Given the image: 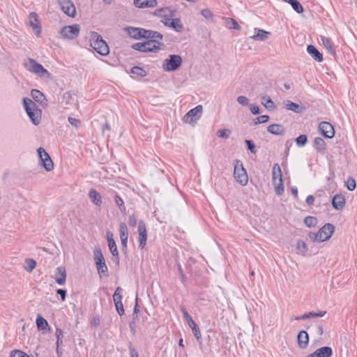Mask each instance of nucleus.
Here are the masks:
<instances>
[{"label": "nucleus", "instance_id": "obj_1", "mask_svg": "<svg viewBox=\"0 0 357 357\" xmlns=\"http://www.w3.org/2000/svg\"><path fill=\"white\" fill-rule=\"evenodd\" d=\"M23 105L31 122L38 126L41 120V109H38L36 104L29 98H23Z\"/></svg>", "mask_w": 357, "mask_h": 357}, {"label": "nucleus", "instance_id": "obj_2", "mask_svg": "<svg viewBox=\"0 0 357 357\" xmlns=\"http://www.w3.org/2000/svg\"><path fill=\"white\" fill-rule=\"evenodd\" d=\"M334 231L335 227L333 224L326 223L318 232H309L308 238L312 242H324L331 237Z\"/></svg>", "mask_w": 357, "mask_h": 357}, {"label": "nucleus", "instance_id": "obj_3", "mask_svg": "<svg viewBox=\"0 0 357 357\" xmlns=\"http://www.w3.org/2000/svg\"><path fill=\"white\" fill-rule=\"evenodd\" d=\"M91 47L99 54L107 56L109 53V48L107 43L102 39V37L97 32L92 31L91 34Z\"/></svg>", "mask_w": 357, "mask_h": 357}, {"label": "nucleus", "instance_id": "obj_4", "mask_svg": "<svg viewBox=\"0 0 357 357\" xmlns=\"http://www.w3.org/2000/svg\"><path fill=\"white\" fill-rule=\"evenodd\" d=\"M93 259L100 277H108L109 273L105 259L101 249L98 247L96 248L93 251Z\"/></svg>", "mask_w": 357, "mask_h": 357}, {"label": "nucleus", "instance_id": "obj_5", "mask_svg": "<svg viewBox=\"0 0 357 357\" xmlns=\"http://www.w3.org/2000/svg\"><path fill=\"white\" fill-rule=\"evenodd\" d=\"M273 184L275 188V192L278 195H281L284 192V185L282 181V171L280 165L276 163L273 167Z\"/></svg>", "mask_w": 357, "mask_h": 357}, {"label": "nucleus", "instance_id": "obj_6", "mask_svg": "<svg viewBox=\"0 0 357 357\" xmlns=\"http://www.w3.org/2000/svg\"><path fill=\"white\" fill-rule=\"evenodd\" d=\"M234 176L236 181L242 185H245L248 181V176L243 167V163L239 160H235Z\"/></svg>", "mask_w": 357, "mask_h": 357}, {"label": "nucleus", "instance_id": "obj_7", "mask_svg": "<svg viewBox=\"0 0 357 357\" xmlns=\"http://www.w3.org/2000/svg\"><path fill=\"white\" fill-rule=\"evenodd\" d=\"M183 60L180 55L170 54L169 58L162 63L164 70L170 72L177 70L182 64Z\"/></svg>", "mask_w": 357, "mask_h": 357}, {"label": "nucleus", "instance_id": "obj_8", "mask_svg": "<svg viewBox=\"0 0 357 357\" xmlns=\"http://www.w3.org/2000/svg\"><path fill=\"white\" fill-rule=\"evenodd\" d=\"M180 309L183 313L185 320L187 321L189 327L192 329L195 337L199 341L202 338V334L198 325L194 321L184 305H181Z\"/></svg>", "mask_w": 357, "mask_h": 357}, {"label": "nucleus", "instance_id": "obj_9", "mask_svg": "<svg viewBox=\"0 0 357 357\" xmlns=\"http://www.w3.org/2000/svg\"><path fill=\"white\" fill-rule=\"evenodd\" d=\"M80 28L79 24L65 26L60 31L63 38L74 39L78 36Z\"/></svg>", "mask_w": 357, "mask_h": 357}, {"label": "nucleus", "instance_id": "obj_10", "mask_svg": "<svg viewBox=\"0 0 357 357\" xmlns=\"http://www.w3.org/2000/svg\"><path fill=\"white\" fill-rule=\"evenodd\" d=\"M147 30L140 27L127 26L125 31L127 34L135 40L146 39Z\"/></svg>", "mask_w": 357, "mask_h": 357}, {"label": "nucleus", "instance_id": "obj_11", "mask_svg": "<svg viewBox=\"0 0 357 357\" xmlns=\"http://www.w3.org/2000/svg\"><path fill=\"white\" fill-rule=\"evenodd\" d=\"M38 157L42 162L43 167L48 172L54 169V163L46 151L40 147L37 149Z\"/></svg>", "mask_w": 357, "mask_h": 357}, {"label": "nucleus", "instance_id": "obj_12", "mask_svg": "<svg viewBox=\"0 0 357 357\" xmlns=\"http://www.w3.org/2000/svg\"><path fill=\"white\" fill-rule=\"evenodd\" d=\"M137 231L139 233V248L142 250L146 245L148 237L146 226L144 220L139 221Z\"/></svg>", "mask_w": 357, "mask_h": 357}, {"label": "nucleus", "instance_id": "obj_13", "mask_svg": "<svg viewBox=\"0 0 357 357\" xmlns=\"http://www.w3.org/2000/svg\"><path fill=\"white\" fill-rule=\"evenodd\" d=\"M61 10L68 16L74 17L76 15V8L71 0H58Z\"/></svg>", "mask_w": 357, "mask_h": 357}, {"label": "nucleus", "instance_id": "obj_14", "mask_svg": "<svg viewBox=\"0 0 357 357\" xmlns=\"http://www.w3.org/2000/svg\"><path fill=\"white\" fill-rule=\"evenodd\" d=\"M319 130L326 138L331 139L335 135L334 128L331 123L326 121H321L319 124Z\"/></svg>", "mask_w": 357, "mask_h": 357}, {"label": "nucleus", "instance_id": "obj_15", "mask_svg": "<svg viewBox=\"0 0 357 357\" xmlns=\"http://www.w3.org/2000/svg\"><path fill=\"white\" fill-rule=\"evenodd\" d=\"M202 106L199 105L190 109L183 117V120L185 122L191 123L194 121L198 120L202 115Z\"/></svg>", "mask_w": 357, "mask_h": 357}, {"label": "nucleus", "instance_id": "obj_16", "mask_svg": "<svg viewBox=\"0 0 357 357\" xmlns=\"http://www.w3.org/2000/svg\"><path fill=\"white\" fill-rule=\"evenodd\" d=\"M29 25L32 28L35 34L39 36L42 31V28L40 25L38 15L35 12H32L29 15Z\"/></svg>", "mask_w": 357, "mask_h": 357}, {"label": "nucleus", "instance_id": "obj_17", "mask_svg": "<svg viewBox=\"0 0 357 357\" xmlns=\"http://www.w3.org/2000/svg\"><path fill=\"white\" fill-rule=\"evenodd\" d=\"M284 105L287 109L291 110L296 114H302L307 109L305 106L299 105L289 100H285L284 102Z\"/></svg>", "mask_w": 357, "mask_h": 357}, {"label": "nucleus", "instance_id": "obj_18", "mask_svg": "<svg viewBox=\"0 0 357 357\" xmlns=\"http://www.w3.org/2000/svg\"><path fill=\"white\" fill-rule=\"evenodd\" d=\"M146 36H147L146 39L155 40V41H153V43H155V44L160 46V48L162 50L164 48L165 45L162 42V40L163 39V35L162 33H160V32L148 29Z\"/></svg>", "mask_w": 357, "mask_h": 357}, {"label": "nucleus", "instance_id": "obj_19", "mask_svg": "<svg viewBox=\"0 0 357 357\" xmlns=\"http://www.w3.org/2000/svg\"><path fill=\"white\" fill-rule=\"evenodd\" d=\"M345 198L342 194L334 195L332 199V206L335 210H342L345 206Z\"/></svg>", "mask_w": 357, "mask_h": 357}, {"label": "nucleus", "instance_id": "obj_20", "mask_svg": "<svg viewBox=\"0 0 357 357\" xmlns=\"http://www.w3.org/2000/svg\"><path fill=\"white\" fill-rule=\"evenodd\" d=\"M297 342L299 348L305 349L309 344V335L305 331H301L297 335Z\"/></svg>", "mask_w": 357, "mask_h": 357}, {"label": "nucleus", "instance_id": "obj_21", "mask_svg": "<svg viewBox=\"0 0 357 357\" xmlns=\"http://www.w3.org/2000/svg\"><path fill=\"white\" fill-rule=\"evenodd\" d=\"M31 95L35 101L39 102L43 107L47 105V100L40 91L38 89H32Z\"/></svg>", "mask_w": 357, "mask_h": 357}, {"label": "nucleus", "instance_id": "obj_22", "mask_svg": "<svg viewBox=\"0 0 357 357\" xmlns=\"http://www.w3.org/2000/svg\"><path fill=\"white\" fill-rule=\"evenodd\" d=\"M66 280V272L65 267L61 266L56 269V278L55 281L59 285L65 284Z\"/></svg>", "mask_w": 357, "mask_h": 357}, {"label": "nucleus", "instance_id": "obj_23", "mask_svg": "<svg viewBox=\"0 0 357 357\" xmlns=\"http://www.w3.org/2000/svg\"><path fill=\"white\" fill-rule=\"evenodd\" d=\"M307 53L317 61L321 62L323 61V55L317 50V48L312 45H309L307 47Z\"/></svg>", "mask_w": 357, "mask_h": 357}, {"label": "nucleus", "instance_id": "obj_24", "mask_svg": "<svg viewBox=\"0 0 357 357\" xmlns=\"http://www.w3.org/2000/svg\"><path fill=\"white\" fill-rule=\"evenodd\" d=\"M255 35L251 36V38L255 40H261L264 41L266 40L268 36L271 35V33L263 29H260L258 28H255L254 29Z\"/></svg>", "mask_w": 357, "mask_h": 357}, {"label": "nucleus", "instance_id": "obj_25", "mask_svg": "<svg viewBox=\"0 0 357 357\" xmlns=\"http://www.w3.org/2000/svg\"><path fill=\"white\" fill-rule=\"evenodd\" d=\"M267 131L275 135H283L285 132L284 127L282 124H272L267 127Z\"/></svg>", "mask_w": 357, "mask_h": 357}, {"label": "nucleus", "instance_id": "obj_26", "mask_svg": "<svg viewBox=\"0 0 357 357\" xmlns=\"http://www.w3.org/2000/svg\"><path fill=\"white\" fill-rule=\"evenodd\" d=\"M134 5L137 8H153L157 5V0H134Z\"/></svg>", "mask_w": 357, "mask_h": 357}, {"label": "nucleus", "instance_id": "obj_27", "mask_svg": "<svg viewBox=\"0 0 357 357\" xmlns=\"http://www.w3.org/2000/svg\"><path fill=\"white\" fill-rule=\"evenodd\" d=\"M321 40L323 43V45L327 50L328 52L333 56H335L336 51L334 48L333 41L329 38L325 36H321Z\"/></svg>", "mask_w": 357, "mask_h": 357}, {"label": "nucleus", "instance_id": "obj_28", "mask_svg": "<svg viewBox=\"0 0 357 357\" xmlns=\"http://www.w3.org/2000/svg\"><path fill=\"white\" fill-rule=\"evenodd\" d=\"M89 197L95 205L100 206L102 204L101 195L95 189L89 190Z\"/></svg>", "mask_w": 357, "mask_h": 357}, {"label": "nucleus", "instance_id": "obj_29", "mask_svg": "<svg viewBox=\"0 0 357 357\" xmlns=\"http://www.w3.org/2000/svg\"><path fill=\"white\" fill-rule=\"evenodd\" d=\"M107 239L108 241V246L112 255H116L118 252L116 244L113 238V234L110 231L107 232Z\"/></svg>", "mask_w": 357, "mask_h": 357}, {"label": "nucleus", "instance_id": "obj_30", "mask_svg": "<svg viewBox=\"0 0 357 357\" xmlns=\"http://www.w3.org/2000/svg\"><path fill=\"white\" fill-rule=\"evenodd\" d=\"M314 148L317 152L323 153L326 149L325 140L320 137H315L314 140Z\"/></svg>", "mask_w": 357, "mask_h": 357}, {"label": "nucleus", "instance_id": "obj_31", "mask_svg": "<svg viewBox=\"0 0 357 357\" xmlns=\"http://www.w3.org/2000/svg\"><path fill=\"white\" fill-rule=\"evenodd\" d=\"M34 74L38 75L42 78H50L51 74L49 73L47 70H46L40 63H38L37 66H36V70Z\"/></svg>", "mask_w": 357, "mask_h": 357}, {"label": "nucleus", "instance_id": "obj_32", "mask_svg": "<svg viewBox=\"0 0 357 357\" xmlns=\"http://www.w3.org/2000/svg\"><path fill=\"white\" fill-rule=\"evenodd\" d=\"M169 27L174 29L178 33L183 32L184 29L183 25L181 22V20L179 18L172 19L171 22H169Z\"/></svg>", "mask_w": 357, "mask_h": 357}, {"label": "nucleus", "instance_id": "obj_33", "mask_svg": "<svg viewBox=\"0 0 357 357\" xmlns=\"http://www.w3.org/2000/svg\"><path fill=\"white\" fill-rule=\"evenodd\" d=\"M261 104L268 110H273L276 108L275 103L270 96H264L261 97Z\"/></svg>", "mask_w": 357, "mask_h": 357}, {"label": "nucleus", "instance_id": "obj_34", "mask_svg": "<svg viewBox=\"0 0 357 357\" xmlns=\"http://www.w3.org/2000/svg\"><path fill=\"white\" fill-rule=\"evenodd\" d=\"M154 40H150V39H146L145 42V43L148 44L146 45V47L147 49H151L149 50H147L148 52H154V53H157L160 50H161L162 49L160 48V46H159L158 45H156L155 44V43H153Z\"/></svg>", "mask_w": 357, "mask_h": 357}, {"label": "nucleus", "instance_id": "obj_35", "mask_svg": "<svg viewBox=\"0 0 357 357\" xmlns=\"http://www.w3.org/2000/svg\"><path fill=\"white\" fill-rule=\"evenodd\" d=\"M37 65L38 62L31 58H28L24 62L25 68L33 73H34L36 70V66H37Z\"/></svg>", "mask_w": 357, "mask_h": 357}, {"label": "nucleus", "instance_id": "obj_36", "mask_svg": "<svg viewBox=\"0 0 357 357\" xmlns=\"http://www.w3.org/2000/svg\"><path fill=\"white\" fill-rule=\"evenodd\" d=\"M36 322L38 330H45L48 326L47 320L40 314H38Z\"/></svg>", "mask_w": 357, "mask_h": 357}, {"label": "nucleus", "instance_id": "obj_37", "mask_svg": "<svg viewBox=\"0 0 357 357\" xmlns=\"http://www.w3.org/2000/svg\"><path fill=\"white\" fill-rule=\"evenodd\" d=\"M146 43L145 42H138L136 43H134L131 45L132 49L134 50L139 51L140 52H148L147 50H149L150 49H147L146 47Z\"/></svg>", "mask_w": 357, "mask_h": 357}, {"label": "nucleus", "instance_id": "obj_38", "mask_svg": "<svg viewBox=\"0 0 357 357\" xmlns=\"http://www.w3.org/2000/svg\"><path fill=\"white\" fill-rule=\"evenodd\" d=\"M296 250L298 253L305 255L308 251V248L305 242L302 240H298Z\"/></svg>", "mask_w": 357, "mask_h": 357}, {"label": "nucleus", "instance_id": "obj_39", "mask_svg": "<svg viewBox=\"0 0 357 357\" xmlns=\"http://www.w3.org/2000/svg\"><path fill=\"white\" fill-rule=\"evenodd\" d=\"M319 356V357H331L333 355V350L330 347H322L318 349Z\"/></svg>", "mask_w": 357, "mask_h": 357}, {"label": "nucleus", "instance_id": "obj_40", "mask_svg": "<svg viewBox=\"0 0 357 357\" xmlns=\"http://www.w3.org/2000/svg\"><path fill=\"white\" fill-rule=\"evenodd\" d=\"M119 234L120 239L124 240V238L128 239V229L127 225L125 222H121L119 225Z\"/></svg>", "mask_w": 357, "mask_h": 357}, {"label": "nucleus", "instance_id": "obj_41", "mask_svg": "<svg viewBox=\"0 0 357 357\" xmlns=\"http://www.w3.org/2000/svg\"><path fill=\"white\" fill-rule=\"evenodd\" d=\"M225 20L227 27H228L230 29H233L235 30H240L241 26L234 19L228 17L226 18Z\"/></svg>", "mask_w": 357, "mask_h": 357}, {"label": "nucleus", "instance_id": "obj_42", "mask_svg": "<svg viewBox=\"0 0 357 357\" xmlns=\"http://www.w3.org/2000/svg\"><path fill=\"white\" fill-rule=\"evenodd\" d=\"M130 73L133 74V75H135L137 76L142 77H145L146 75V70L143 68H141V67H139V66H134V67H132L130 69Z\"/></svg>", "mask_w": 357, "mask_h": 357}, {"label": "nucleus", "instance_id": "obj_43", "mask_svg": "<svg viewBox=\"0 0 357 357\" xmlns=\"http://www.w3.org/2000/svg\"><path fill=\"white\" fill-rule=\"evenodd\" d=\"M114 200H115L116 205L119 206L121 212L123 213H125L126 211V208L124 202L122 199V198L118 194H116L114 196Z\"/></svg>", "mask_w": 357, "mask_h": 357}, {"label": "nucleus", "instance_id": "obj_44", "mask_svg": "<svg viewBox=\"0 0 357 357\" xmlns=\"http://www.w3.org/2000/svg\"><path fill=\"white\" fill-rule=\"evenodd\" d=\"M122 292L123 289L121 287H118L113 295V300L114 303L122 302Z\"/></svg>", "mask_w": 357, "mask_h": 357}, {"label": "nucleus", "instance_id": "obj_45", "mask_svg": "<svg viewBox=\"0 0 357 357\" xmlns=\"http://www.w3.org/2000/svg\"><path fill=\"white\" fill-rule=\"evenodd\" d=\"M289 4L297 13H302L303 12V7L298 0H292Z\"/></svg>", "mask_w": 357, "mask_h": 357}, {"label": "nucleus", "instance_id": "obj_46", "mask_svg": "<svg viewBox=\"0 0 357 357\" xmlns=\"http://www.w3.org/2000/svg\"><path fill=\"white\" fill-rule=\"evenodd\" d=\"M25 263H26L25 270L27 272H31L35 268V267L36 266V261L31 258L26 259Z\"/></svg>", "mask_w": 357, "mask_h": 357}, {"label": "nucleus", "instance_id": "obj_47", "mask_svg": "<svg viewBox=\"0 0 357 357\" xmlns=\"http://www.w3.org/2000/svg\"><path fill=\"white\" fill-rule=\"evenodd\" d=\"M307 142V136L305 134L299 135L296 138V145L299 147L304 146Z\"/></svg>", "mask_w": 357, "mask_h": 357}, {"label": "nucleus", "instance_id": "obj_48", "mask_svg": "<svg viewBox=\"0 0 357 357\" xmlns=\"http://www.w3.org/2000/svg\"><path fill=\"white\" fill-rule=\"evenodd\" d=\"M304 223L308 227H314L317 224V220L313 216H307L304 219Z\"/></svg>", "mask_w": 357, "mask_h": 357}, {"label": "nucleus", "instance_id": "obj_49", "mask_svg": "<svg viewBox=\"0 0 357 357\" xmlns=\"http://www.w3.org/2000/svg\"><path fill=\"white\" fill-rule=\"evenodd\" d=\"M345 183H346V186H347V189L349 191L354 190L356 187V180L351 176H349L347 178Z\"/></svg>", "mask_w": 357, "mask_h": 357}, {"label": "nucleus", "instance_id": "obj_50", "mask_svg": "<svg viewBox=\"0 0 357 357\" xmlns=\"http://www.w3.org/2000/svg\"><path fill=\"white\" fill-rule=\"evenodd\" d=\"M216 134L218 137L227 139V138H229V137L231 134V130L229 129H227V128L220 129L217 131Z\"/></svg>", "mask_w": 357, "mask_h": 357}, {"label": "nucleus", "instance_id": "obj_51", "mask_svg": "<svg viewBox=\"0 0 357 357\" xmlns=\"http://www.w3.org/2000/svg\"><path fill=\"white\" fill-rule=\"evenodd\" d=\"M269 119H270V117L268 115L259 116L254 120V124L257 125L259 123H264L268 122L269 121Z\"/></svg>", "mask_w": 357, "mask_h": 357}, {"label": "nucleus", "instance_id": "obj_52", "mask_svg": "<svg viewBox=\"0 0 357 357\" xmlns=\"http://www.w3.org/2000/svg\"><path fill=\"white\" fill-rule=\"evenodd\" d=\"M63 331L61 328H56L55 335L56 336V347H59L62 344Z\"/></svg>", "mask_w": 357, "mask_h": 357}, {"label": "nucleus", "instance_id": "obj_53", "mask_svg": "<svg viewBox=\"0 0 357 357\" xmlns=\"http://www.w3.org/2000/svg\"><path fill=\"white\" fill-rule=\"evenodd\" d=\"M245 142V144L247 145L248 149L252 153H256V149H255V144L254 142L252 140H251V139H246Z\"/></svg>", "mask_w": 357, "mask_h": 357}, {"label": "nucleus", "instance_id": "obj_54", "mask_svg": "<svg viewBox=\"0 0 357 357\" xmlns=\"http://www.w3.org/2000/svg\"><path fill=\"white\" fill-rule=\"evenodd\" d=\"M10 357H29L26 353L20 350H14L10 353Z\"/></svg>", "mask_w": 357, "mask_h": 357}, {"label": "nucleus", "instance_id": "obj_55", "mask_svg": "<svg viewBox=\"0 0 357 357\" xmlns=\"http://www.w3.org/2000/svg\"><path fill=\"white\" fill-rule=\"evenodd\" d=\"M202 16L206 20L212 19L213 17V14L211 10L208 8H204L201 12Z\"/></svg>", "mask_w": 357, "mask_h": 357}, {"label": "nucleus", "instance_id": "obj_56", "mask_svg": "<svg viewBox=\"0 0 357 357\" xmlns=\"http://www.w3.org/2000/svg\"><path fill=\"white\" fill-rule=\"evenodd\" d=\"M128 225L132 227H136L137 224V218L136 216L132 214V215H130L129 217H128Z\"/></svg>", "mask_w": 357, "mask_h": 357}, {"label": "nucleus", "instance_id": "obj_57", "mask_svg": "<svg viewBox=\"0 0 357 357\" xmlns=\"http://www.w3.org/2000/svg\"><path fill=\"white\" fill-rule=\"evenodd\" d=\"M237 102L243 106H246L249 103V99L246 96H240L237 98Z\"/></svg>", "mask_w": 357, "mask_h": 357}, {"label": "nucleus", "instance_id": "obj_58", "mask_svg": "<svg viewBox=\"0 0 357 357\" xmlns=\"http://www.w3.org/2000/svg\"><path fill=\"white\" fill-rule=\"evenodd\" d=\"M326 311H320L319 312H309L310 319L322 317L326 314Z\"/></svg>", "mask_w": 357, "mask_h": 357}, {"label": "nucleus", "instance_id": "obj_59", "mask_svg": "<svg viewBox=\"0 0 357 357\" xmlns=\"http://www.w3.org/2000/svg\"><path fill=\"white\" fill-rule=\"evenodd\" d=\"M167 10V8H160L155 10L153 14L156 16L162 17L166 15V11Z\"/></svg>", "mask_w": 357, "mask_h": 357}, {"label": "nucleus", "instance_id": "obj_60", "mask_svg": "<svg viewBox=\"0 0 357 357\" xmlns=\"http://www.w3.org/2000/svg\"><path fill=\"white\" fill-rule=\"evenodd\" d=\"M114 304H115V307H116V311L119 313V314L120 316H122L123 314H124V312L125 311H124V308H123V305L122 302H121V303H116Z\"/></svg>", "mask_w": 357, "mask_h": 357}, {"label": "nucleus", "instance_id": "obj_61", "mask_svg": "<svg viewBox=\"0 0 357 357\" xmlns=\"http://www.w3.org/2000/svg\"><path fill=\"white\" fill-rule=\"evenodd\" d=\"M137 297L136 298V302L133 310V317L132 319L135 320L138 318V313L139 312V306L137 303Z\"/></svg>", "mask_w": 357, "mask_h": 357}, {"label": "nucleus", "instance_id": "obj_62", "mask_svg": "<svg viewBox=\"0 0 357 357\" xmlns=\"http://www.w3.org/2000/svg\"><path fill=\"white\" fill-rule=\"evenodd\" d=\"M68 120L69 121V123L74 127L75 128H78L80 125V121L77 119H75V118H73L71 116H69L68 118Z\"/></svg>", "mask_w": 357, "mask_h": 357}, {"label": "nucleus", "instance_id": "obj_63", "mask_svg": "<svg viewBox=\"0 0 357 357\" xmlns=\"http://www.w3.org/2000/svg\"><path fill=\"white\" fill-rule=\"evenodd\" d=\"M129 351L130 357H139L137 351L135 350V347H133L131 342H130L129 344Z\"/></svg>", "mask_w": 357, "mask_h": 357}, {"label": "nucleus", "instance_id": "obj_64", "mask_svg": "<svg viewBox=\"0 0 357 357\" xmlns=\"http://www.w3.org/2000/svg\"><path fill=\"white\" fill-rule=\"evenodd\" d=\"M66 290L63 289H59L56 290V294L61 296V298L62 301H65L66 297Z\"/></svg>", "mask_w": 357, "mask_h": 357}]
</instances>
